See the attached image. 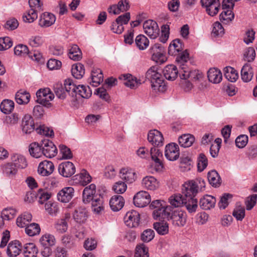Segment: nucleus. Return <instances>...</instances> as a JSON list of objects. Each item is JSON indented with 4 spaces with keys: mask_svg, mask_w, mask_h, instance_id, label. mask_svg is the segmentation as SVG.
<instances>
[{
    "mask_svg": "<svg viewBox=\"0 0 257 257\" xmlns=\"http://www.w3.org/2000/svg\"><path fill=\"white\" fill-rule=\"evenodd\" d=\"M253 72L250 65L246 63L241 70V77L242 80L245 82H249L252 78Z\"/></svg>",
    "mask_w": 257,
    "mask_h": 257,
    "instance_id": "2f4dec72",
    "label": "nucleus"
},
{
    "mask_svg": "<svg viewBox=\"0 0 257 257\" xmlns=\"http://www.w3.org/2000/svg\"><path fill=\"white\" fill-rule=\"evenodd\" d=\"M36 102L48 108L52 106L50 102L54 98V94L48 88L40 89L36 92Z\"/></svg>",
    "mask_w": 257,
    "mask_h": 257,
    "instance_id": "20e7f679",
    "label": "nucleus"
},
{
    "mask_svg": "<svg viewBox=\"0 0 257 257\" xmlns=\"http://www.w3.org/2000/svg\"><path fill=\"white\" fill-rule=\"evenodd\" d=\"M224 29L222 25L218 22L213 24L212 35L214 37L221 36L224 34Z\"/></svg>",
    "mask_w": 257,
    "mask_h": 257,
    "instance_id": "338daca9",
    "label": "nucleus"
},
{
    "mask_svg": "<svg viewBox=\"0 0 257 257\" xmlns=\"http://www.w3.org/2000/svg\"><path fill=\"white\" fill-rule=\"evenodd\" d=\"M71 72L75 78L77 79L82 78L85 74L84 65L80 63L73 64L72 66Z\"/></svg>",
    "mask_w": 257,
    "mask_h": 257,
    "instance_id": "ea45409f",
    "label": "nucleus"
},
{
    "mask_svg": "<svg viewBox=\"0 0 257 257\" xmlns=\"http://www.w3.org/2000/svg\"><path fill=\"white\" fill-rule=\"evenodd\" d=\"M124 221L129 227H136L139 226L140 221L139 213L134 210L128 211L124 217Z\"/></svg>",
    "mask_w": 257,
    "mask_h": 257,
    "instance_id": "1a4fd4ad",
    "label": "nucleus"
},
{
    "mask_svg": "<svg viewBox=\"0 0 257 257\" xmlns=\"http://www.w3.org/2000/svg\"><path fill=\"white\" fill-rule=\"evenodd\" d=\"M150 154L152 160L155 163V169L157 171H161L163 168L162 162L163 156L162 152L158 148H152L150 150Z\"/></svg>",
    "mask_w": 257,
    "mask_h": 257,
    "instance_id": "2eb2a0df",
    "label": "nucleus"
},
{
    "mask_svg": "<svg viewBox=\"0 0 257 257\" xmlns=\"http://www.w3.org/2000/svg\"><path fill=\"white\" fill-rule=\"evenodd\" d=\"M124 200L121 195H114L109 201V205L111 209L114 211H118L123 206Z\"/></svg>",
    "mask_w": 257,
    "mask_h": 257,
    "instance_id": "c85d7f7f",
    "label": "nucleus"
},
{
    "mask_svg": "<svg viewBox=\"0 0 257 257\" xmlns=\"http://www.w3.org/2000/svg\"><path fill=\"white\" fill-rule=\"evenodd\" d=\"M13 46V41L9 37L0 38V51L7 50Z\"/></svg>",
    "mask_w": 257,
    "mask_h": 257,
    "instance_id": "69168bd1",
    "label": "nucleus"
},
{
    "mask_svg": "<svg viewBox=\"0 0 257 257\" xmlns=\"http://www.w3.org/2000/svg\"><path fill=\"white\" fill-rule=\"evenodd\" d=\"M59 148L63 159L69 160L73 158V154L70 148L64 145H59Z\"/></svg>",
    "mask_w": 257,
    "mask_h": 257,
    "instance_id": "13d9d810",
    "label": "nucleus"
},
{
    "mask_svg": "<svg viewBox=\"0 0 257 257\" xmlns=\"http://www.w3.org/2000/svg\"><path fill=\"white\" fill-rule=\"evenodd\" d=\"M22 245L18 240L12 241L9 243L7 249V253L9 256L16 257L21 250Z\"/></svg>",
    "mask_w": 257,
    "mask_h": 257,
    "instance_id": "bb28decb",
    "label": "nucleus"
},
{
    "mask_svg": "<svg viewBox=\"0 0 257 257\" xmlns=\"http://www.w3.org/2000/svg\"><path fill=\"white\" fill-rule=\"evenodd\" d=\"M195 141V137L190 134H184L178 139L179 145L184 148H188L192 145Z\"/></svg>",
    "mask_w": 257,
    "mask_h": 257,
    "instance_id": "4c0bfd02",
    "label": "nucleus"
},
{
    "mask_svg": "<svg viewBox=\"0 0 257 257\" xmlns=\"http://www.w3.org/2000/svg\"><path fill=\"white\" fill-rule=\"evenodd\" d=\"M145 33L151 39H155L159 36L160 30L157 23L152 20H148L143 24Z\"/></svg>",
    "mask_w": 257,
    "mask_h": 257,
    "instance_id": "423d86ee",
    "label": "nucleus"
},
{
    "mask_svg": "<svg viewBox=\"0 0 257 257\" xmlns=\"http://www.w3.org/2000/svg\"><path fill=\"white\" fill-rule=\"evenodd\" d=\"M179 149L175 143L168 144L165 148V156L170 161H175L179 158Z\"/></svg>",
    "mask_w": 257,
    "mask_h": 257,
    "instance_id": "ddd939ff",
    "label": "nucleus"
},
{
    "mask_svg": "<svg viewBox=\"0 0 257 257\" xmlns=\"http://www.w3.org/2000/svg\"><path fill=\"white\" fill-rule=\"evenodd\" d=\"M120 174V178L127 183H132L137 178V174L131 169L122 168Z\"/></svg>",
    "mask_w": 257,
    "mask_h": 257,
    "instance_id": "a878e982",
    "label": "nucleus"
},
{
    "mask_svg": "<svg viewBox=\"0 0 257 257\" xmlns=\"http://www.w3.org/2000/svg\"><path fill=\"white\" fill-rule=\"evenodd\" d=\"M87 212L84 207H78L76 208L73 214V218L75 220L79 223H84L87 218Z\"/></svg>",
    "mask_w": 257,
    "mask_h": 257,
    "instance_id": "e433bc0d",
    "label": "nucleus"
},
{
    "mask_svg": "<svg viewBox=\"0 0 257 257\" xmlns=\"http://www.w3.org/2000/svg\"><path fill=\"white\" fill-rule=\"evenodd\" d=\"M29 51L28 47L26 45L20 44L16 46L14 48V53L18 56H25L29 55Z\"/></svg>",
    "mask_w": 257,
    "mask_h": 257,
    "instance_id": "680f3d73",
    "label": "nucleus"
},
{
    "mask_svg": "<svg viewBox=\"0 0 257 257\" xmlns=\"http://www.w3.org/2000/svg\"><path fill=\"white\" fill-rule=\"evenodd\" d=\"M68 56L70 59L73 60L79 61L82 58V54L79 47L74 44L69 49Z\"/></svg>",
    "mask_w": 257,
    "mask_h": 257,
    "instance_id": "58836bf2",
    "label": "nucleus"
},
{
    "mask_svg": "<svg viewBox=\"0 0 257 257\" xmlns=\"http://www.w3.org/2000/svg\"><path fill=\"white\" fill-rule=\"evenodd\" d=\"M30 94L24 90L21 89L15 95L16 102L19 104H26L30 101Z\"/></svg>",
    "mask_w": 257,
    "mask_h": 257,
    "instance_id": "f704fd0d",
    "label": "nucleus"
},
{
    "mask_svg": "<svg viewBox=\"0 0 257 257\" xmlns=\"http://www.w3.org/2000/svg\"><path fill=\"white\" fill-rule=\"evenodd\" d=\"M146 78L151 82L154 90L163 92L167 89L164 78L158 72L157 66H152L148 70L146 73Z\"/></svg>",
    "mask_w": 257,
    "mask_h": 257,
    "instance_id": "7ed1b4c3",
    "label": "nucleus"
},
{
    "mask_svg": "<svg viewBox=\"0 0 257 257\" xmlns=\"http://www.w3.org/2000/svg\"><path fill=\"white\" fill-rule=\"evenodd\" d=\"M207 165L208 160L206 156L203 153L200 154L198 158L197 167L198 171L200 172L203 171L206 168Z\"/></svg>",
    "mask_w": 257,
    "mask_h": 257,
    "instance_id": "052dcab7",
    "label": "nucleus"
},
{
    "mask_svg": "<svg viewBox=\"0 0 257 257\" xmlns=\"http://www.w3.org/2000/svg\"><path fill=\"white\" fill-rule=\"evenodd\" d=\"M207 77L210 82L215 84L219 83L222 78L221 71L216 68H210L208 71Z\"/></svg>",
    "mask_w": 257,
    "mask_h": 257,
    "instance_id": "473e14b6",
    "label": "nucleus"
},
{
    "mask_svg": "<svg viewBox=\"0 0 257 257\" xmlns=\"http://www.w3.org/2000/svg\"><path fill=\"white\" fill-rule=\"evenodd\" d=\"M199 74L197 71H191L190 69L185 66L184 64L181 65V70L180 71L181 79L186 80L190 78L191 80H198L199 78Z\"/></svg>",
    "mask_w": 257,
    "mask_h": 257,
    "instance_id": "aec40b11",
    "label": "nucleus"
},
{
    "mask_svg": "<svg viewBox=\"0 0 257 257\" xmlns=\"http://www.w3.org/2000/svg\"><path fill=\"white\" fill-rule=\"evenodd\" d=\"M245 155L249 160H253L257 157V145L249 146L247 148Z\"/></svg>",
    "mask_w": 257,
    "mask_h": 257,
    "instance_id": "774afa93",
    "label": "nucleus"
},
{
    "mask_svg": "<svg viewBox=\"0 0 257 257\" xmlns=\"http://www.w3.org/2000/svg\"><path fill=\"white\" fill-rule=\"evenodd\" d=\"M201 4L206 8L207 13L210 16L213 17L218 13L220 8L219 0H201Z\"/></svg>",
    "mask_w": 257,
    "mask_h": 257,
    "instance_id": "9d476101",
    "label": "nucleus"
},
{
    "mask_svg": "<svg viewBox=\"0 0 257 257\" xmlns=\"http://www.w3.org/2000/svg\"><path fill=\"white\" fill-rule=\"evenodd\" d=\"M171 207L166 206L156 209L153 212V217L156 220H161L168 218L170 215Z\"/></svg>",
    "mask_w": 257,
    "mask_h": 257,
    "instance_id": "5701e85b",
    "label": "nucleus"
},
{
    "mask_svg": "<svg viewBox=\"0 0 257 257\" xmlns=\"http://www.w3.org/2000/svg\"><path fill=\"white\" fill-rule=\"evenodd\" d=\"M22 131L25 134H30L34 131L35 124L31 115L26 114L22 119Z\"/></svg>",
    "mask_w": 257,
    "mask_h": 257,
    "instance_id": "4be33fe9",
    "label": "nucleus"
},
{
    "mask_svg": "<svg viewBox=\"0 0 257 257\" xmlns=\"http://www.w3.org/2000/svg\"><path fill=\"white\" fill-rule=\"evenodd\" d=\"M149 45V39L144 35H139L135 39V45L140 50L147 49Z\"/></svg>",
    "mask_w": 257,
    "mask_h": 257,
    "instance_id": "79ce46f5",
    "label": "nucleus"
},
{
    "mask_svg": "<svg viewBox=\"0 0 257 257\" xmlns=\"http://www.w3.org/2000/svg\"><path fill=\"white\" fill-rule=\"evenodd\" d=\"M189 53L187 50L182 51L179 53L176 58V61L178 63L180 68L181 69V65L184 64L185 66H187L186 63L189 60Z\"/></svg>",
    "mask_w": 257,
    "mask_h": 257,
    "instance_id": "603ef678",
    "label": "nucleus"
},
{
    "mask_svg": "<svg viewBox=\"0 0 257 257\" xmlns=\"http://www.w3.org/2000/svg\"><path fill=\"white\" fill-rule=\"evenodd\" d=\"M45 208L48 213L51 215H55L59 210V207L55 202L48 201L45 203Z\"/></svg>",
    "mask_w": 257,
    "mask_h": 257,
    "instance_id": "bf43d9fd",
    "label": "nucleus"
},
{
    "mask_svg": "<svg viewBox=\"0 0 257 257\" xmlns=\"http://www.w3.org/2000/svg\"><path fill=\"white\" fill-rule=\"evenodd\" d=\"M135 257H149L148 248L144 243L136 246Z\"/></svg>",
    "mask_w": 257,
    "mask_h": 257,
    "instance_id": "4d7b16f0",
    "label": "nucleus"
},
{
    "mask_svg": "<svg viewBox=\"0 0 257 257\" xmlns=\"http://www.w3.org/2000/svg\"><path fill=\"white\" fill-rule=\"evenodd\" d=\"M38 250L33 243H27L23 248V254L25 257H36Z\"/></svg>",
    "mask_w": 257,
    "mask_h": 257,
    "instance_id": "37998d69",
    "label": "nucleus"
},
{
    "mask_svg": "<svg viewBox=\"0 0 257 257\" xmlns=\"http://www.w3.org/2000/svg\"><path fill=\"white\" fill-rule=\"evenodd\" d=\"M142 185L148 190H155L159 188V183L157 180L151 176H146L143 179Z\"/></svg>",
    "mask_w": 257,
    "mask_h": 257,
    "instance_id": "cd10ccee",
    "label": "nucleus"
},
{
    "mask_svg": "<svg viewBox=\"0 0 257 257\" xmlns=\"http://www.w3.org/2000/svg\"><path fill=\"white\" fill-rule=\"evenodd\" d=\"M38 18V10L30 9L27 13L23 16L24 22L26 23H32Z\"/></svg>",
    "mask_w": 257,
    "mask_h": 257,
    "instance_id": "864d4df0",
    "label": "nucleus"
},
{
    "mask_svg": "<svg viewBox=\"0 0 257 257\" xmlns=\"http://www.w3.org/2000/svg\"><path fill=\"white\" fill-rule=\"evenodd\" d=\"M153 226L160 235H166L169 232L168 223L164 221L155 222L154 223Z\"/></svg>",
    "mask_w": 257,
    "mask_h": 257,
    "instance_id": "a18cd8bd",
    "label": "nucleus"
},
{
    "mask_svg": "<svg viewBox=\"0 0 257 257\" xmlns=\"http://www.w3.org/2000/svg\"><path fill=\"white\" fill-rule=\"evenodd\" d=\"M216 199L211 195H206L200 199V207L203 210H209L215 206Z\"/></svg>",
    "mask_w": 257,
    "mask_h": 257,
    "instance_id": "393cba45",
    "label": "nucleus"
},
{
    "mask_svg": "<svg viewBox=\"0 0 257 257\" xmlns=\"http://www.w3.org/2000/svg\"><path fill=\"white\" fill-rule=\"evenodd\" d=\"M92 85L94 86H97L103 81V75L102 71L100 69H94L92 71L91 74Z\"/></svg>",
    "mask_w": 257,
    "mask_h": 257,
    "instance_id": "09e8293b",
    "label": "nucleus"
},
{
    "mask_svg": "<svg viewBox=\"0 0 257 257\" xmlns=\"http://www.w3.org/2000/svg\"><path fill=\"white\" fill-rule=\"evenodd\" d=\"M134 205L138 207H144L151 202V196L145 191L138 192L133 198Z\"/></svg>",
    "mask_w": 257,
    "mask_h": 257,
    "instance_id": "0eeeda50",
    "label": "nucleus"
},
{
    "mask_svg": "<svg viewBox=\"0 0 257 257\" xmlns=\"http://www.w3.org/2000/svg\"><path fill=\"white\" fill-rule=\"evenodd\" d=\"M118 79L124 80L123 84L131 89H136L141 84L140 79H138L130 74L120 75Z\"/></svg>",
    "mask_w": 257,
    "mask_h": 257,
    "instance_id": "4468645a",
    "label": "nucleus"
},
{
    "mask_svg": "<svg viewBox=\"0 0 257 257\" xmlns=\"http://www.w3.org/2000/svg\"><path fill=\"white\" fill-rule=\"evenodd\" d=\"M14 108V102L9 99L4 100L0 104V109L5 114L10 113Z\"/></svg>",
    "mask_w": 257,
    "mask_h": 257,
    "instance_id": "8fccbe9b",
    "label": "nucleus"
},
{
    "mask_svg": "<svg viewBox=\"0 0 257 257\" xmlns=\"http://www.w3.org/2000/svg\"><path fill=\"white\" fill-rule=\"evenodd\" d=\"M99 194H96V186L94 184H91L86 187L83 191L82 200L84 203H88L93 199L94 197Z\"/></svg>",
    "mask_w": 257,
    "mask_h": 257,
    "instance_id": "6ab92c4d",
    "label": "nucleus"
},
{
    "mask_svg": "<svg viewBox=\"0 0 257 257\" xmlns=\"http://www.w3.org/2000/svg\"><path fill=\"white\" fill-rule=\"evenodd\" d=\"M11 159L12 163L18 169H24L27 166V162L26 158L20 154L13 155Z\"/></svg>",
    "mask_w": 257,
    "mask_h": 257,
    "instance_id": "72a5a7b5",
    "label": "nucleus"
},
{
    "mask_svg": "<svg viewBox=\"0 0 257 257\" xmlns=\"http://www.w3.org/2000/svg\"><path fill=\"white\" fill-rule=\"evenodd\" d=\"M54 170V165L50 161L45 160L41 162L38 168V173L43 176H48Z\"/></svg>",
    "mask_w": 257,
    "mask_h": 257,
    "instance_id": "f3484780",
    "label": "nucleus"
},
{
    "mask_svg": "<svg viewBox=\"0 0 257 257\" xmlns=\"http://www.w3.org/2000/svg\"><path fill=\"white\" fill-rule=\"evenodd\" d=\"M224 75L225 78L230 82H235L238 77V74L235 69L230 66L224 68Z\"/></svg>",
    "mask_w": 257,
    "mask_h": 257,
    "instance_id": "c03bdc74",
    "label": "nucleus"
},
{
    "mask_svg": "<svg viewBox=\"0 0 257 257\" xmlns=\"http://www.w3.org/2000/svg\"><path fill=\"white\" fill-rule=\"evenodd\" d=\"M17 211L15 209L9 207L3 210L2 215L4 219L10 220L14 217L16 214Z\"/></svg>",
    "mask_w": 257,
    "mask_h": 257,
    "instance_id": "0e129e2a",
    "label": "nucleus"
},
{
    "mask_svg": "<svg viewBox=\"0 0 257 257\" xmlns=\"http://www.w3.org/2000/svg\"><path fill=\"white\" fill-rule=\"evenodd\" d=\"M91 201V208L92 211L96 214H99L104 210L103 198L100 194L95 196Z\"/></svg>",
    "mask_w": 257,
    "mask_h": 257,
    "instance_id": "412c9836",
    "label": "nucleus"
},
{
    "mask_svg": "<svg viewBox=\"0 0 257 257\" xmlns=\"http://www.w3.org/2000/svg\"><path fill=\"white\" fill-rule=\"evenodd\" d=\"M155 236V232L151 229H147L145 230L141 235V239L146 242H148L152 240Z\"/></svg>",
    "mask_w": 257,
    "mask_h": 257,
    "instance_id": "e2e57ef3",
    "label": "nucleus"
},
{
    "mask_svg": "<svg viewBox=\"0 0 257 257\" xmlns=\"http://www.w3.org/2000/svg\"><path fill=\"white\" fill-rule=\"evenodd\" d=\"M169 202L170 204L175 207L184 206L187 210L188 202L186 198L183 196L182 194L171 196L169 198Z\"/></svg>",
    "mask_w": 257,
    "mask_h": 257,
    "instance_id": "b1692460",
    "label": "nucleus"
},
{
    "mask_svg": "<svg viewBox=\"0 0 257 257\" xmlns=\"http://www.w3.org/2000/svg\"><path fill=\"white\" fill-rule=\"evenodd\" d=\"M18 169L12 163H8L3 166V172L7 177L12 178L17 174Z\"/></svg>",
    "mask_w": 257,
    "mask_h": 257,
    "instance_id": "de8ad7c7",
    "label": "nucleus"
},
{
    "mask_svg": "<svg viewBox=\"0 0 257 257\" xmlns=\"http://www.w3.org/2000/svg\"><path fill=\"white\" fill-rule=\"evenodd\" d=\"M164 48L159 43L155 44L150 49L152 60L160 64L164 63L167 60Z\"/></svg>",
    "mask_w": 257,
    "mask_h": 257,
    "instance_id": "39448f33",
    "label": "nucleus"
},
{
    "mask_svg": "<svg viewBox=\"0 0 257 257\" xmlns=\"http://www.w3.org/2000/svg\"><path fill=\"white\" fill-rule=\"evenodd\" d=\"M232 215L237 220L239 221L242 220L245 216V209L239 203H237L235 208H234Z\"/></svg>",
    "mask_w": 257,
    "mask_h": 257,
    "instance_id": "6e6d98bb",
    "label": "nucleus"
},
{
    "mask_svg": "<svg viewBox=\"0 0 257 257\" xmlns=\"http://www.w3.org/2000/svg\"><path fill=\"white\" fill-rule=\"evenodd\" d=\"M199 192L192 180L185 182L183 185L182 194L188 201L187 211L189 213H193L198 208V202L195 196Z\"/></svg>",
    "mask_w": 257,
    "mask_h": 257,
    "instance_id": "f257e3e1",
    "label": "nucleus"
},
{
    "mask_svg": "<svg viewBox=\"0 0 257 257\" xmlns=\"http://www.w3.org/2000/svg\"><path fill=\"white\" fill-rule=\"evenodd\" d=\"M58 171L64 177H70L75 172V167L71 162H63L59 165Z\"/></svg>",
    "mask_w": 257,
    "mask_h": 257,
    "instance_id": "f8f14e48",
    "label": "nucleus"
},
{
    "mask_svg": "<svg viewBox=\"0 0 257 257\" xmlns=\"http://www.w3.org/2000/svg\"><path fill=\"white\" fill-rule=\"evenodd\" d=\"M55 237L50 234H46L43 235L40 239V242L42 246L50 247L54 245Z\"/></svg>",
    "mask_w": 257,
    "mask_h": 257,
    "instance_id": "3c124183",
    "label": "nucleus"
},
{
    "mask_svg": "<svg viewBox=\"0 0 257 257\" xmlns=\"http://www.w3.org/2000/svg\"><path fill=\"white\" fill-rule=\"evenodd\" d=\"M163 72L166 79L169 80H174L177 77L178 70L176 66L168 65L164 68Z\"/></svg>",
    "mask_w": 257,
    "mask_h": 257,
    "instance_id": "7c9ffc66",
    "label": "nucleus"
},
{
    "mask_svg": "<svg viewBox=\"0 0 257 257\" xmlns=\"http://www.w3.org/2000/svg\"><path fill=\"white\" fill-rule=\"evenodd\" d=\"M169 217L172 220V224L175 226L183 227L186 223V213L182 210L174 211Z\"/></svg>",
    "mask_w": 257,
    "mask_h": 257,
    "instance_id": "9b49d317",
    "label": "nucleus"
},
{
    "mask_svg": "<svg viewBox=\"0 0 257 257\" xmlns=\"http://www.w3.org/2000/svg\"><path fill=\"white\" fill-rule=\"evenodd\" d=\"M29 151L30 155L35 158H38L42 155V147L41 143L39 144L37 142L31 143L29 145Z\"/></svg>",
    "mask_w": 257,
    "mask_h": 257,
    "instance_id": "a19ab883",
    "label": "nucleus"
},
{
    "mask_svg": "<svg viewBox=\"0 0 257 257\" xmlns=\"http://www.w3.org/2000/svg\"><path fill=\"white\" fill-rule=\"evenodd\" d=\"M40 231L39 225L36 223H31L25 228L26 233L30 236L39 234Z\"/></svg>",
    "mask_w": 257,
    "mask_h": 257,
    "instance_id": "5fc2aeb1",
    "label": "nucleus"
},
{
    "mask_svg": "<svg viewBox=\"0 0 257 257\" xmlns=\"http://www.w3.org/2000/svg\"><path fill=\"white\" fill-rule=\"evenodd\" d=\"M148 141L154 146H163L164 138L161 133L156 130H152L148 135Z\"/></svg>",
    "mask_w": 257,
    "mask_h": 257,
    "instance_id": "dca6fc26",
    "label": "nucleus"
},
{
    "mask_svg": "<svg viewBox=\"0 0 257 257\" xmlns=\"http://www.w3.org/2000/svg\"><path fill=\"white\" fill-rule=\"evenodd\" d=\"M76 89H75V92L76 93V96L77 94H79L81 97L84 98H88L91 96L92 94L91 90L88 86L84 85H78L76 86Z\"/></svg>",
    "mask_w": 257,
    "mask_h": 257,
    "instance_id": "49530a36",
    "label": "nucleus"
},
{
    "mask_svg": "<svg viewBox=\"0 0 257 257\" xmlns=\"http://www.w3.org/2000/svg\"><path fill=\"white\" fill-rule=\"evenodd\" d=\"M74 193V188L71 187H65L57 194L58 200L63 203H67L73 198Z\"/></svg>",
    "mask_w": 257,
    "mask_h": 257,
    "instance_id": "a211bd4d",
    "label": "nucleus"
},
{
    "mask_svg": "<svg viewBox=\"0 0 257 257\" xmlns=\"http://www.w3.org/2000/svg\"><path fill=\"white\" fill-rule=\"evenodd\" d=\"M55 20V15L49 13H44L40 17L39 24L42 27H48L53 25Z\"/></svg>",
    "mask_w": 257,
    "mask_h": 257,
    "instance_id": "c756f323",
    "label": "nucleus"
},
{
    "mask_svg": "<svg viewBox=\"0 0 257 257\" xmlns=\"http://www.w3.org/2000/svg\"><path fill=\"white\" fill-rule=\"evenodd\" d=\"M207 178L209 184L213 187H219L221 184V179L217 172L215 170L208 172Z\"/></svg>",
    "mask_w": 257,
    "mask_h": 257,
    "instance_id": "c9c22d12",
    "label": "nucleus"
},
{
    "mask_svg": "<svg viewBox=\"0 0 257 257\" xmlns=\"http://www.w3.org/2000/svg\"><path fill=\"white\" fill-rule=\"evenodd\" d=\"M76 88V85L74 84L73 80L69 78L65 80L64 84L57 83L54 85V92L56 96L61 99L66 98L68 95L73 98L72 100L75 99Z\"/></svg>",
    "mask_w": 257,
    "mask_h": 257,
    "instance_id": "f03ea898",
    "label": "nucleus"
},
{
    "mask_svg": "<svg viewBox=\"0 0 257 257\" xmlns=\"http://www.w3.org/2000/svg\"><path fill=\"white\" fill-rule=\"evenodd\" d=\"M42 147V154L46 157L51 158L55 157L57 154V149L54 143L45 139L41 141Z\"/></svg>",
    "mask_w": 257,
    "mask_h": 257,
    "instance_id": "6e6552de",
    "label": "nucleus"
}]
</instances>
